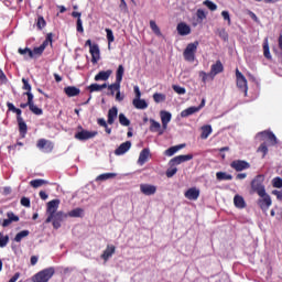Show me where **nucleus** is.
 Wrapping results in <instances>:
<instances>
[{
	"label": "nucleus",
	"mask_w": 282,
	"mask_h": 282,
	"mask_svg": "<svg viewBox=\"0 0 282 282\" xmlns=\"http://www.w3.org/2000/svg\"><path fill=\"white\" fill-rule=\"evenodd\" d=\"M262 143L258 148V153H262V158L268 155V147H274L276 145V135H274V132L270 131H262L259 133Z\"/></svg>",
	"instance_id": "1"
},
{
	"label": "nucleus",
	"mask_w": 282,
	"mask_h": 282,
	"mask_svg": "<svg viewBox=\"0 0 282 282\" xmlns=\"http://www.w3.org/2000/svg\"><path fill=\"white\" fill-rule=\"evenodd\" d=\"M56 274L54 267L46 268L42 271H39L32 276V282H48L52 276Z\"/></svg>",
	"instance_id": "2"
},
{
	"label": "nucleus",
	"mask_w": 282,
	"mask_h": 282,
	"mask_svg": "<svg viewBox=\"0 0 282 282\" xmlns=\"http://www.w3.org/2000/svg\"><path fill=\"white\" fill-rule=\"evenodd\" d=\"M264 180L265 176L259 174L251 181V191L257 193V195L265 194V185H263Z\"/></svg>",
	"instance_id": "3"
},
{
	"label": "nucleus",
	"mask_w": 282,
	"mask_h": 282,
	"mask_svg": "<svg viewBox=\"0 0 282 282\" xmlns=\"http://www.w3.org/2000/svg\"><path fill=\"white\" fill-rule=\"evenodd\" d=\"M197 47H199L198 41L187 44L183 52V56L187 63H195V54H197Z\"/></svg>",
	"instance_id": "4"
},
{
	"label": "nucleus",
	"mask_w": 282,
	"mask_h": 282,
	"mask_svg": "<svg viewBox=\"0 0 282 282\" xmlns=\"http://www.w3.org/2000/svg\"><path fill=\"white\" fill-rule=\"evenodd\" d=\"M259 197L260 198L257 200L259 208H261L263 213H268L272 206V197H270L267 192H264L262 195H259Z\"/></svg>",
	"instance_id": "5"
},
{
	"label": "nucleus",
	"mask_w": 282,
	"mask_h": 282,
	"mask_svg": "<svg viewBox=\"0 0 282 282\" xmlns=\"http://www.w3.org/2000/svg\"><path fill=\"white\" fill-rule=\"evenodd\" d=\"M61 204L59 199H53L51 202L47 203V208H46V213H47V218L45 220V224H51L52 223V217H54V214L58 213V205Z\"/></svg>",
	"instance_id": "6"
},
{
	"label": "nucleus",
	"mask_w": 282,
	"mask_h": 282,
	"mask_svg": "<svg viewBox=\"0 0 282 282\" xmlns=\"http://www.w3.org/2000/svg\"><path fill=\"white\" fill-rule=\"evenodd\" d=\"M236 84L240 91L248 94V79H246V76L239 72V68L236 69Z\"/></svg>",
	"instance_id": "7"
},
{
	"label": "nucleus",
	"mask_w": 282,
	"mask_h": 282,
	"mask_svg": "<svg viewBox=\"0 0 282 282\" xmlns=\"http://www.w3.org/2000/svg\"><path fill=\"white\" fill-rule=\"evenodd\" d=\"M79 129L82 131L75 133V139L79 140L80 142H85V140H91L93 138H96V135H98V131H88L83 129V127L80 126Z\"/></svg>",
	"instance_id": "8"
},
{
	"label": "nucleus",
	"mask_w": 282,
	"mask_h": 282,
	"mask_svg": "<svg viewBox=\"0 0 282 282\" xmlns=\"http://www.w3.org/2000/svg\"><path fill=\"white\" fill-rule=\"evenodd\" d=\"M36 147L40 151H43V153H52V151H54V143L47 139L37 140Z\"/></svg>",
	"instance_id": "9"
},
{
	"label": "nucleus",
	"mask_w": 282,
	"mask_h": 282,
	"mask_svg": "<svg viewBox=\"0 0 282 282\" xmlns=\"http://www.w3.org/2000/svg\"><path fill=\"white\" fill-rule=\"evenodd\" d=\"M230 166L234 169V171H237V173H240V171H246L250 169V163L243 160H235L230 163Z\"/></svg>",
	"instance_id": "10"
},
{
	"label": "nucleus",
	"mask_w": 282,
	"mask_h": 282,
	"mask_svg": "<svg viewBox=\"0 0 282 282\" xmlns=\"http://www.w3.org/2000/svg\"><path fill=\"white\" fill-rule=\"evenodd\" d=\"M189 160H193V154L177 155L170 160V166H177L184 162H189Z\"/></svg>",
	"instance_id": "11"
},
{
	"label": "nucleus",
	"mask_w": 282,
	"mask_h": 282,
	"mask_svg": "<svg viewBox=\"0 0 282 282\" xmlns=\"http://www.w3.org/2000/svg\"><path fill=\"white\" fill-rule=\"evenodd\" d=\"M124 76V66L119 65L116 73V83L110 85V89H120V83H122V77Z\"/></svg>",
	"instance_id": "12"
},
{
	"label": "nucleus",
	"mask_w": 282,
	"mask_h": 282,
	"mask_svg": "<svg viewBox=\"0 0 282 282\" xmlns=\"http://www.w3.org/2000/svg\"><path fill=\"white\" fill-rule=\"evenodd\" d=\"M65 217H67V215H65V213H63V212H57V213L53 214L51 221H52L53 228H55V230H58V228H61V224H63V219H65Z\"/></svg>",
	"instance_id": "13"
},
{
	"label": "nucleus",
	"mask_w": 282,
	"mask_h": 282,
	"mask_svg": "<svg viewBox=\"0 0 282 282\" xmlns=\"http://www.w3.org/2000/svg\"><path fill=\"white\" fill-rule=\"evenodd\" d=\"M140 192L147 196L155 195V193H158V186L152 184H141Z\"/></svg>",
	"instance_id": "14"
},
{
	"label": "nucleus",
	"mask_w": 282,
	"mask_h": 282,
	"mask_svg": "<svg viewBox=\"0 0 282 282\" xmlns=\"http://www.w3.org/2000/svg\"><path fill=\"white\" fill-rule=\"evenodd\" d=\"M184 195L186 199L196 202V199H199V189L197 187L188 188Z\"/></svg>",
	"instance_id": "15"
},
{
	"label": "nucleus",
	"mask_w": 282,
	"mask_h": 282,
	"mask_svg": "<svg viewBox=\"0 0 282 282\" xmlns=\"http://www.w3.org/2000/svg\"><path fill=\"white\" fill-rule=\"evenodd\" d=\"M176 30L180 36H188V34H191V25L186 24L185 22H180Z\"/></svg>",
	"instance_id": "16"
},
{
	"label": "nucleus",
	"mask_w": 282,
	"mask_h": 282,
	"mask_svg": "<svg viewBox=\"0 0 282 282\" xmlns=\"http://www.w3.org/2000/svg\"><path fill=\"white\" fill-rule=\"evenodd\" d=\"M89 52L91 55V63H98L100 61V47L98 46V44H94V46L89 48Z\"/></svg>",
	"instance_id": "17"
},
{
	"label": "nucleus",
	"mask_w": 282,
	"mask_h": 282,
	"mask_svg": "<svg viewBox=\"0 0 282 282\" xmlns=\"http://www.w3.org/2000/svg\"><path fill=\"white\" fill-rule=\"evenodd\" d=\"M113 254H116V246L108 245L106 250L102 252V254L100 257L102 260L109 261V259H111V257H113Z\"/></svg>",
	"instance_id": "18"
},
{
	"label": "nucleus",
	"mask_w": 282,
	"mask_h": 282,
	"mask_svg": "<svg viewBox=\"0 0 282 282\" xmlns=\"http://www.w3.org/2000/svg\"><path fill=\"white\" fill-rule=\"evenodd\" d=\"M129 149H131V141H126L123 143H121L118 149H116L115 154L116 155H124V153H127V151H129Z\"/></svg>",
	"instance_id": "19"
},
{
	"label": "nucleus",
	"mask_w": 282,
	"mask_h": 282,
	"mask_svg": "<svg viewBox=\"0 0 282 282\" xmlns=\"http://www.w3.org/2000/svg\"><path fill=\"white\" fill-rule=\"evenodd\" d=\"M221 72H224V64H221V61L218 59L212 65L210 75L217 76V74H221Z\"/></svg>",
	"instance_id": "20"
},
{
	"label": "nucleus",
	"mask_w": 282,
	"mask_h": 282,
	"mask_svg": "<svg viewBox=\"0 0 282 282\" xmlns=\"http://www.w3.org/2000/svg\"><path fill=\"white\" fill-rule=\"evenodd\" d=\"M150 131L152 133H158L159 131V135H162V133H164L162 131V124H160V122L155 121L154 119H150Z\"/></svg>",
	"instance_id": "21"
},
{
	"label": "nucleus",
	"mask_w": 282,
	"mask_h": 282,
	"mask_svg": "<svg viewBox=\"0 0 282 282\" xmlns=\"http://www.w3.org/2000/svg\"><path fill=\"white\" fill-rule=\"evenodd\" d=\"M118 118V107L113 106L108 110V120L107 122L109 124H113L116 122V119Z\"/></svg>",
	"instance_id": "22"
},
{
	"label": "nucleus",
	"mask_w": 282,
	"mask_h": 282,
	"mask_svg": "<svg viewBox=\"0 0 282 282\" xmlns=\"http://www.w3.org/2000/svg\"><path fill=\"white\" fill-rule=\"evenodd\" d=\"M149 155H151V151H149V149H143L140 152L138 164H140V166H142L143 164H147V161L149 160Z\"/></svg>",
	"instance_id": "23"
},
{
	"label": "nucleus",
	"mask_w": 282,
	"mask_h": 282,
	"mask_svg": "<svg viewBox=\"0 0 282 282\" xmlns=\"http://www.w3.org/2000/svg\"><path fill=\"white\" fill-rule=\"evenodd\" d=\"M113 74V70L108 69V70H100L96 76L95 80H109V77Z\"/></svg>",
	"instance_id": "24"
},
{
	"label": "nucleus",
	"mask_w": 282,
	"mask_h": 282,
	"mask_svg": "<svg viewBox=\"0 0 282 282\" xmlns=\"http://www.w3.org/2000/svg\"><path fill=\"white\" fill-rule=\"evenodd\" d=\"M64 93L68 98H74V96H78L80 94V89L75 86H67L64 88Z\"/></svg>",
	"instance_id": "25"
},
{
	"label": "nucleus",
	"mask_w": 282,
	"mask_h": 282,
	"mask_svg": "<svg viewBox=\"0 0 282 282\" xmlns=\"http://www.w3.org/2000/svg\"><path fill=\"white\" fill-rule=\"evenodd\" d=\"M172 115L169 111H161V122L163 126V129H166L169 127V122H171Z\"/></svg>",
	"instance_id": "26"
},
{
	"label": "nucleus",
	"mask_w": 282,
	"mask_h": 282,
	"mask_svg": "<svg viewBox=\"0 0 282 282\" xmlns=\"http://www.w3.org/2000/svg\"><path fill=\"white\" fill-rule=\"evenodd\" d=\"M132 105L135 109H148L149 108V104L147 102V100H144L142 98L133 99Z\"/></svg>",
	"instance_id": "27"
},
{
	"label": "nucleus",
	"mask_w": 282,
	"mask_h": 282,
	"mask_svg": "<svg viewBox=\"0 0 282 282\" xmlns=\"http://www.w3.org/2000/svg\"><path fill=\"white\" fill-rule=\"evenodd\" d=\"M185 144L174 145L165 150L164 155H167V158H173L177 151L181 149H184Z\"/></svg>",
	"instance_id": "28"
},
{
	"label": "nucleus",
	"mask_w": 282,
	"mask_h": 282,
	"mask_svg": "<svg viewBox=\"0 0 282 282\" xmlns=\"http://www.w3.org/2000/svg\"><path fill=\"white\" fill-rule=\"evenodd\" d=\"M200 130H202L200 139L208 140V135H210V133H213V127L210 124L203 126L200 128Z\"/></svg>",
	"instance_id": "29"
},
{
	"label": "nucleus",
	"mask_w": 282,
	"mask_h": 282,
	"mask_svg": "<svg viewBox=\"0 0 282 282\" xmlns=\"http://www.w3.org/2000/svg\"><path fill=\"white\" fill-rule=\"evenodd\" d=\"M18 126H19L20 135H22V138H24V135H26V133H28V123H25L23 118H19Z\"/></svg>",
	"instance_id": "30"
},
{
	"label": "nucleus",
	"mask_w": 282,
	"mask_h": 282,
	"mask_svg": "<svg viewBox=\"0 0 282 282\" xmlns=\"http://www.w3.org/2000/svg\"><path fill=\"white\" fill-rule=\"evenodd\" d=\"M234 204L236 208H246V199H243V196L239 194L235 195Z\"/></svg>",
	"instance_id": "31"
},
{
	"label": "nucleus",
	"mask_w": 282,
	"mask_h": 282,
	"mask_svg": "<svg viewBox=\"0 0 282 282\" xmlns=\"http://www.w3.org/2000/svg\"><path fill=\"white\" fill-rule=\"evenodd\" d=\"M88 91H90V94H94V91H102V89H107V84H91L87 87Z\"/></svg>",
	"instance_id": "32"
},
{
	"label": "nucleus",
	"mask_w": 282,
	"mask_h": 282,
	"mask_svg": "<svg viewBox=\"0 0 282 282\" xmlns=\"http://www.w3.org/2000/svg\"><path fill=\"white\" fill-rule=\"evenodd\" d=\"M199 108L197 107H189L181 112V118H188V116H193V113H197Z\"/></svg>",
	"instance_id": "33"
},
{
	"label": "nucleus",
	"mask_w": 282,
	"mask_h": 282,
	"mask_svg": "<svg viewBox=\"0 0 282 282\" xmlns=\"http://www.w3.org/2000/svg\"><path fill=\"white\" fill-rule=\"evenodd\" d=\"M7 107H8L9 111H12L13 113H17V120H19V118H23V117H21V113H23V111L19 108H15L14 104L8 101Z\"/></svg>",
	"instance_id": "34"
},
{
	"label": "nucleus",
	"mask_w": 282,
	"mask_h": 282,
	"mask_svg": "<svg viewBox=\"0 0 282 282\" xmlns=\"http://www.w3.org/2000/svg\"><path fill=\"white\" fill-rule=\"evenodd\" d=\"M116 176V173H104L97 176L96 182H106V180H113Z\"/></svg>",
	"instance_id": "35"
},
{
	"label": "nucleus",
	"mask_w": 282,
	"mask_h": 282,
	"mask_svg": "<svg viewBox=\"0 0 282 282\" xmlns=\"http://www.w3.org/2000/svg\"><path fill=\"white\" fill-rule=\"evenodd\" d=\"M29 236H30V230H22L15 235L14 241L17 243H21V241H23V239H25V237H29Z\"/></svg>",
	"instance_id": "36"
},
{
	"label": "nucleus",
	"mask_w": 282,
	"mask_h": 282,
	"mask_svg": "<svg viewBox=\"0 0 282 282\" xmlns=\"http://www.w3.org/2000/svg\"><path fill=\"white\" fill-rule=\"evenodd\" d=\"M216 178L218 180V182L230 181L232 180V175L226 172H217Z\"/></svg>",
	"instance_id": "37"
},
{
	"label": "nucleus",
	"mask_w": 282,
	"mask_h": 282,
	"mask_svg": "<svg viewBox=\"0 0 282 282\" xmlns=\"http://www.w3.org/2000/svg\"><path fill=\"white\" fill-rule=\"evenodd\" d=\"M263 56L267 57L268 61H272V54H270V44L268 43V39L263 42Z\"/></svg>",
	"instance_id": "38"
},
{
	"label": "nucleus",
	"mask_w": 282,
	"mask_h": 282,
	"mask_svg": "<svg viewBox=\"0 0 282 282\" xmlns=\"http://www.w3.org/2000/svg\"><path fill=\"white\" fill-rule=\"evenodd\" d=\"M83 215H85V209L80 207H77L68 212V217H83Z\"/></svg>",
	"instance_id": "39"
},
{
	"label": "nucleus",
	"mask_w": 282,
	"mask_h": 282,
	"mask_svg": "<svg viewBox=\"0 0 282 282\" xmlns=\"http://www.w3.org/2000/svg\"><path fill=\"white\" fill-rule=\"evenodd\" d=\"M45 184H47V181L43 178H37L30 182V186H32L33 188H41V186Z\"/></svg>",
	"instance_id": "40"
},
{
	"label": "nucleus",
	"mask_w": 282,
	"mask_h": 282,
	"mask_svg": "<svg viewBox=\"0 0 282 282\" xmlns=\"http://www.w3.org/2000/svg\"><path fill=\"white\" fill-rule=\"evenodd\" d=\"M45 47H46L45 44H41L40 46L34 47L32 51L33 58L35 56H43V53L45 52Z\"/></svg>",
	"instance_id": "41"
},
{
	"label": "nucleus",
	"mask_w": 282,
	"mask_h": 282,
	"mask_svg": "<svg viewBox=\"0 0 282 282\" xmlns=\"http://www.w3.org/2000/svg\"><path fill=\"white\" fill-rule=\"evenodd\" d=\"M119 124H121V127H130L131 120H129L124 113H119Z\"/></svg>",
	"instance_id": "42"
},
{
	"label": "nucleus",
	"mask_w": 282,
	"mask_h": 282,
	"mask_svg": "<svg viewBox=\"0 0 282 282\" xmlns=\"http://www.w3.org/2000/svg\"><path fill=\"white\" fill-rule=\"evenodd\" d=\"M150 28L152 32L156 34V36H162V31H160V26H158V23H155V21L153 20L150 21Z\"/></svg>",
	"instance_id": "43"
},
{
	"label": "nucleus",
	"mask_w": 282,
	"mask_h": 282,
	"mask_svg": "<svg viewBox=\"0 0 282 282\" xmlns=\"http://www.w3.org/2000/svg\"><path fill=\"white\" fill-rule=\"evenodd\" d=\"M29 109L32 113H34L35 116H43V109L39 108L36 105L31 104L29 106Z\"/></svg>",
	"instance_id": "44"
},
{
	"label": "nucleus",
	"mask_w": 282,
	"mask_h": 282,
	"mask_svg": "<svg viewBox=\"0 0 282 282\" xmlns=\"http://www.w3.org/2000/svg\"><path fill=\"white\" fill-rule=\"evenodd\" d=\"M106 34H107L108 47H111V43L116 41V37L113 36V31L111 29H106Z\"/></svg>",
	"instance_id": "45"
},
{
	"label": "nucleus",
	"mask_w": 282,
	"mask_h": 282,
	"mask_svg": "<svg viewBox=\"0 0 282 282\" xmlns=\"http://www.w3.org/2000/svg\"><path fill=\"white\" fill-rule=\"evenodd\" d=\"M153 100H154V102H156V104L164 102V100H166V95L161 94V93H155V94L153 95Z\"/></svg>",
	"instance_id": "46"
},
{
	"label": "nucleus",
	"mask_w": 282,
	"mask_h": 282,
	"mask_svg": "<svg viewBox=\"0 0 282 282\" xmlns=\"http://www.w3.org/2000/svg\"><path fill=\"white\" fill-rule=\"evenodd\" d=\"M47 25V22H45V18L43 15L37 17L36 28L37 30H43Z\"/></svg>",
	"instance_id": "47"
},
{
	"label": "nucleus",
	"mask_w": 282,
	"mask_h": 282,
	"mask_svg": "<svg viewBox=\"0 0 282 282\" xmlns=\"http://www.w3.org/2000/svg\"><path fill=\"white\" fill-rule=\"evenodd\" d=\"M9 242H10V237L3 236V234L0 232V248H6Z\"/></svg>",
	"instance_id": "48"
},
{
	"label": "nucleus",
	"mask_w": 282,
	"mask_h": 282,
	"mask_svg": "<svg viewBox=\"0 0 282 282\" xmlns=\"http://www.w3.org/2000/svg\"><path fill=\"white\" fill-rule=\"evenodd\" d=\"M18 54H21V56H25V54H28L30 58H33V53L30 47L19 48Z\"/></svg>",
	"instance_id": "49"
},
{
	"label": "nucleus",
	"mask_w": 282,
	"mask_h": 282,
	"mask_svg": "<svg viewBox=\"0 0 282 282\" xmlns=\"http://www.w3.org/2000/svg\"><path fill=\"white\" fill-rule=\"evenodd\" d=\"M204 6H206V8H208V10H210L212 12H215V10H217V4H215V2L210 1V0H205Z\"/></svg>",
	"instance_id": "50"
},
{
	"label": "nucleus",
	"mask_w": 282,
	"mask_h": 282,
	"mask_svg": "<svg viewBox=\"0 0 282 282\" xmlns=\"http://www.w3.org/2000/svg\"><path fill=\"white\" fill-rule=\"evenodd\" d=\"M273 188H282V178L276 176L272 180Z\"/></svg>",
	"instance_id": "51"
},
{
	"label": "nucleus",
	"mask_w": 282,
	"mask_h": 282,
	"mask_svg": "<svg viewBox=\"0 0 282 282\" xmlns=\"http://www.w3.org/2000/svg\"><path fill=\"white\" fill-rule=\"evenodd\" d=\"M53 39H54V34L53 33H47L46 34V39L45 41L42 43V45H45V47H47V45H52L53 43Z\"/></svg>",
	"instance_id": "52"
},
{
	"label": "nucleus",
	"mask_w": 282,
	"mask_h": 282,
	"mask_svg": "<svg viewBox=\"0 0 282 282\" xmlns=\"http://www.w3.org/2000/svg\"><path fill=\"white\" fill-rule=\"evenodd\" d=\"M22 89H24V91H32V85H30V82L25 78H22Z\"/></svg>",
	"instance_id": "53"
},
{
	"label": "nucleus",
	"mask_w": 282,
	"mask_h": 282,
	"mask_svg": "<svg viewBox=\"0 0 282 282\" xmlns=\"http://www.w3.org/2000/svg\"><path fill=\"white\" fill-rule=\"evenodd\" d=\"M172 88L174 89V91L176 94H180L181 96L186 94V88H184L182 86L174 85Z\"/></svg>",
	"instance_id": "54"
},
{
	"label": "nucleus",
	"mask_w": 282,
	"mask_h": 282,
	"mask_svg": "<svg viewBox=\"0 0 282 282\" xmlns=\"http://www.w3.org/2000/svg\"><path fill=\"white\" fill-rule=\"evenodd\" d=\"M24 96H28V105H34V95L32 94V90L31 91H26L24 93Z\"/></svg>",
	"instance_id": "55"
},
{
	"label": "nucleus",
	"mask_w": 282,
	"mask_h": 282,
	"mask_svg": "<svg viewBox=\"0 0 282 282\" xmlns=\"http://www.w3.org/2000/svg\"><path fill=\"white\" fill-rule=\"evenodd\" d=\"M177 173V167H170L166 170V177H173Z\"/></svg>",
	"instance_id": "56"
},
{
	"label": "nucleus",
	"mask_w": 282,
	"mask_h": 282,
	"mask_svg": "<svg viewBox=\"0 0 282 282\" xmlns=\"http://www.w3.org/2000/svg\"><path fill=\"white\" fill-rule=\"evenodd\" d=\"M196 17L199 21H204V19H206V12L202 9H198L196 12Z\"/></svg>",
	"instance_id": "57"
},
{
	"label": "nucleus",
	"mask_w": 282,
	"mask_h": 282,
	"mask_svg": "<svg viewBox=\"0 0 282 282\" xmlns=\"http://www.w3.org/2000/svg\"><path fill=\"white\" fill-rule=\"evenodd\" d=\"M208 76H212L210 74H207L206 72L204 70H200L199 72V78H202V82L204 84H206L208 82Z\"/></svg>",
	"instance_id": "58"
},
{
	"label": "nucleus",
	"mask_w": 282,
	"mask_h": 282,
	"mask_svg": "<svg viewBox=\"0 0 282 282\" xmlns=\"http://www.w3.org/2000/svg\"><path fill=\"white\" fill-rule=\"evenodd\" d=\"M76 28H77V32H79L80 34H83V32H85V29L83 28V20L82 19H77Z\"/></svg>",
	"instance_id": "59"
},
{
	"label": "nucleus",
	"mask_w": 282,
	"mask_h": 282,
	"mask_svg": "<svg viewBox=\"0 0 282 282\" xmlns=\"http://www.w3.org/2000/svg\"><path fill=\"white\" fill-rule=\"evenodd\" d=\"M7 217H8V219H10L11 223L19 221V216L14 215V213H12V212L7 213Z\"/></svg>",
	"instance_id": "60"
},
{
	"label": "nucleus",
	"mask_w": 282,
	"mask_h": 282,
	"mask_svg": "<svg viewBox=\"0 0 282 282\" xmlns=\"http://www.w3.org/2000/svg\"><path fill=\"white\" fill-rule=\"evenodd\" d=\"M21 206H25V208H30V198L22 197L20 200Z\"/></svg>",
	"instance_id": "61"
},
{
	"label": "nucleus",
	"mask_w": 282,
	"mask_h": 282,
	"mask_svg": "<svg viewBox=\"0 0 282 282\" xmlns=\"http://www.w3.org/2000/svg\"><path fill=\"white\" fill-rule=\"evenodd\" d=\"M133 90H134V99H140V98H142V93L140 91V87H138V86H134L133 87Z\"/></svg>",
	"instance_id": "62"
},
{
	"label": "nucleus",
	"mask_w": 282,
	"mask_h": 282,
	"mask_svg": "<svg viewBox=\"0 0 282 282\" xmlns=\"http://www.w3.org/2000/svg\"><path fill=\"white\" fill-rule=\"evenodd\" d=\"M221 17L225 21H228V24L230 25V13L228 11H223Z\"/></svg>",
	"instance_id": "63"
},
{
	"label": "nucleus",
	"mask_w": 282,
	"mask_h": 282,
	"mask_svg": "<svg viewBox=\"0 0 282 282\" xmlns=\"http://www.w3.org/2000/svg\"><path fill=\"white\" fill-rule=\"evenodd\" d=\"M272 195H275L276 199H282V192L279 189L272 191Z\"/></svg>",
	"instance_id": "64"
}]
</instances>
